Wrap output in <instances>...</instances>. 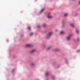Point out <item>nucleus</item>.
Masks as SVG:
<instances>
[{
  "instance_id": "obj_7",
  "label": "nucleus",
  "mask_w": 80,
  "mask_h": 80,
  "mask_svg": "<svg viewBox=\"0 0 80 80\" xmlns=\"http://www.w3.org/2000/svg\"><path fill=\"white\" fill-rule=\"evenodd\" d=\"M60 33L61 34H64V33H65V32H64V31H61V32Z\"/></svg>"
},
{
  "instance_id": "obj_1",
  "label": "nucleus",
  "mask_w": 80,
  "mask_h": 80,
  "mask_svg": "<svg viewBox=\"0 0 80 80\" xmlns=\"http://www.w3.org/2000/svg\"><path fill=\"white\" fill-rule=\"evenodd\" d=\"M52 34H53V32H50L49 33V35H48L47 38V39H48V37H50L51 35H52Z\"/></svg>"
},
{
  "instance_id": "obj_2",
  "label": "nucleus",
  "mask_w": 80,
  "mask_h": 80,
  "mask_svg": "<svg viewBox=\"0 0 80 80\" xmlns=\"http://www.w3.org/2000/svg\"><path fill=\"white\" fill-rule=\"evenodd\" d=\"M72 35H70L69 36H68L67 38V39L68 40H70V38H71V37H72Z\"/></svg>"
},
{
  "instance_id": "obj_6",
  "label": "nucleus",
  "mask_w": 80,
  "mask_h": 80,
  "mask_svg": "<svg viewBox=\"0 0 80 80\" xmlns=\"http://www.w3.org/2000/svg\"><path fill=\"white\" fill-rule=\"evenodd\" d=\"M44 10H45V9H44V8H42V10H41L40 12L42 13V12H43L44 11Z\"/></svg>"
},
{
  "instance_id": "obj_15",
  "label": "nucleus",
  "mask_w": 80,
  "mask_h": 80,
  "mask_svg": "<svg viewBox=\"0 0 80 80\" xmlns=\"http://www.w3.org/2000/svg\"><path fill=\"white\" fill-rule=\"evenodd\" d=\"M76 33H78V30H76Z\"/></svg>"
},
{
  "instance_id": "obj_16",
  "label": "nucleus",
  "mask_w": 80,
  "mask_h": 80,
  "mask_svg": "<svg viewBox=\"0 0 80 80\" xmlns=\"http://www.w3.org/2000/svg\"><path fill=\"white\" fill-rule=\"evenodd\" d=\"M31 65H32V66H33V65H34V64H33V63Z\"/></svg>"
},
{
  "instance_id": "obj_10",
  "label": "nucleus",
  "mask_w": 80,
  "mask_h": 80,
  "mask_svg": "<svg viewBox=\"0 0 80 80\" xmlns=\"http://www.w3.org/2000/svg\"><path fill=\"white\" fill-rule=\"evenodd\" d=\"M48 75H49V73H48V72H47L46 73V75L47 76Z\"/></svg>"
},
{
  "instance_id": "obj_17",
  "label": "nucleus",
  "mask_w": 80,
  "mask_h": 80,
  "mask_svg": "<svg viewBox=\"0 0 80 80\" xmlns=\"http://www.w3.org/2000/svg\"><path fill=\"white\" fill-rule=\"evenodd\" d=\"M50 48H48L47 50H49Z\"/></svg>"
},
{
  "instance_id": "obj_19",
  "label": "nucleus",
  "mask_w": 80,
  "mask_h": 80,
  "mask_svg": "<svg viewBox=\"0 0 80 80\" xmlns=\"http://www.w3.org/2000/svg\"><path fill=\"white\" fill-rule=\"evenodd\" d=\"M79 3L80 4V1L79 2Z\"/></svg>"
},
{
  "instance_id": "obj_9",
  "label": "nucleus",
  "mask_w": 80,
  "mask_h": 80,
  "mask_svg": "<svg viewBox=\"0 0 80 80\" xmlns=\"http://www.w3.org/2000/svg\"><path fill=\"white\" fill-rule=\"evenodd\" d=\"M64 16L65 17H67V16H68V13H65V14H64Z\"/></svg>"
},
{
  "instance_id": "obj_8",
  "label": "nucleus",
  "mask_w": 80,
  "mask_h": 80,
  "mask_svg": "<svg viewBox=\"0 0 80 80\" xmlns=\"http://www.w3.org/2000/svg\"><path fill=\"white\" fill-rule=\"evenodd\" d=\"M71 26H72V27H74L75 25L73 24H71Z\"/></svg>"
},
{
  "instance_id": "obj_3",
  "label": "nucleus",
  "mask_w": 80,
  "mask_h": 80,
  "mask_svg": "<svg viewBox=\"0 0 80 80\" xmlns=\"http://www.w3.org/2000/svg\"><path fill=\"white\" fill-rule=\"evenodd\" d=\"M26 47H31L32 45L31 44H28L26 45Z\"/></svg>"
},
{
  "instance_id": "obj_13",
  "label": "nucleus",
  "mask_w": 80,
  "mask_h": 80,
  "mask_svg": "<svg viewBox=\"0 0 80 80\" xmlns=\"http://www.w3.org/2000/svg\"><path fill=\"white\" fill-rule=\"evenodd\" d=\"M46 26L47 25L46 24H44L43 25V27H46Z\"/></svg>"
},
{
  "instance_id": "obj_11",
  "label": "nucleus",
  "mask_w": 80,
  "mask_h": 80,
  "mask_svg": "<svg viewBox=\"0 0 80 80\" xmlns=\"http://www.w3.org/2000/svg\"><path fill=\"white\" fill-rule=\"evenodd\" d=\"M62 25L64 26V24L65 23V21H63L62 22Z\"/></svg>"
},
{
  "instance_id": "obj_12",
  "label": "nucleus",
  "mask_w": 80,
  "mask_h": 80,
  "mask_svg": "<svg viewBox=\"0 0 80 80\" xmlns=\"http://www.w3.org/2000/svg\"><path fill=\"white\" fill-rule=\"evenodd\" d=\"M33 34V33H30V36H32Z\"/></svg>"
},
{
  "instance_id": "obj_14",
  "label": "nucleus",
  "mask_w": 80,
  "mask_h": 80,
  "mask_svg": "<svg viewBox=\"0 0 80 80\" xmlns=\"http://www.w3.org/2000/svg\"><path fill=\"white\" fill-rule=\"evenodd\" d=\"M28 29L29 30H30V29H31V28L30 27H28Z\"/></svg>"
},
{
  "instance_id": "obj_4",
  "label": "nucleus",
  "mask_w": 80,
  "mask_h": 80,
  "mask_svg": "<svg viewBox=\"0 0 80 80\" xmlns=\"http://www.w3.org/2000/svg\"><path fill=\"white\" fill-rule=\"evenodd\" d=\"M35 52V50H32L30 51V53H34Z\"/></svg>"
},
{
  "instance_id": "obj_18",
  "label": "nucleus",
  "mask_w": 80,
  "mask_h": 80,
  "mask_svg": "<svg viewBox=\"0 0 80 80\" xmlns=\"http://www.w3.org/2000/svg\"><path fill=\"white\" fill-rule=\"evenodd\" d=\"M38 27L39 28H40V26H38Z\"/></svg>"
},
{
  "instance_id": "obj_5",
  "label": "nucleus",
  "mask_w": 80,
  "mask_h": 80,
  "mask_svg": "<svg viewBox=\"0 0 80 80\" xmlns=\"http://www.w3.org/2000/svg\"><path fill=\"white\" fill-rule=\"evenodd\" d=\"M48 18H53V17L52 16L48 15Z\"/></svg>"
}]
</instances>
